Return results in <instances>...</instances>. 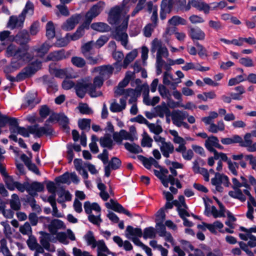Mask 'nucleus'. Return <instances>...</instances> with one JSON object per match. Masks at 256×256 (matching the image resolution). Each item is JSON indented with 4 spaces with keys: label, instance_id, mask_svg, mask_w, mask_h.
Listing matches in <instances>:
<instances>
[{
    "label": "nucleus",
    "instance_id": "473e14b6",
    "mask_svg": "<svg viewBox=\"0 0 256 256\" xmlns=\"http://www.w3.org/2000/svg\"><path fill=\"white\" fill-rule=\"evenodd\" d=\"M8 124L12 127L13 125L16 124V119L2 114L0 112V127H3Z\"/></svg>",
    "mask_w": 256,
    "mask_h": 256
},
{
    "label": "nucleus",
    "instance_id": "a878e982",
    "mask_svg": "<svg viewBox=\"0 0 256 256\" xmlns=\"http://www.w3.org/2000/svg\"><path fill=\"white\" fill-rule=\"evenodd\" d=\"M172 4L170 0H163L161 4L160 18L161 20H164L167 14L171 11Z\"/></svg>",
    "mask_w": 256,
    "mask_h": 256
},
{
    "label": "nucleus",
    "instance_id": "6e6552de",
    "mask_svg": "<svg viewBox=\"0 0 256 256\" xmlns=\"http://www.w3.org/2000/svg\"><path fill=\"white\" fill-rule=\"evenodd\" d=\"M151 52L152 53L156 52V57L167 58L168 56L167 48L157 38L154 40L152 42Z\"/></svg>",
    "mask_w": 256,
    "mask_h": 256
},
{
    "label": "nucleus",
    "instance_id": "dca6fc26",
    "mask_svg": "<svg viewBox=\"0 0 256 256\" xmlns=\"http://www.w3.org/2000/svg\"><path fill=\"white\" fill-rule=\"evenodd\" d=\"M121 165V161L116 157H114L109 162L108 164L104 167V176H110L111 170H115L118 168Z\"/></svg>",
    "mask_w": 256,
    "mask_h": 256
},
{
    "label": "nucleus",
    "instance_id": "1a4fd4ad",
    "mask_svg": "<svg viewBox=\"0 0 256 256\" xmlns=\"http://www.w3.org/2000/svg\"><path fill=\"white\" fill-rule=\"evenodd\" d=\"M126 236L128 239L132 240L136 245L141 244V242L138 239L142 236V232L140 228L128 226L126 229Z\"/></svg>",
    "mask_w": 256,
    "mask_h": 256
},
{
    "label": "nucleus",
    "instance_id": "0e129e2a",
    "mask_svg": "<svg viewBox=\"0 0 256 256\" xmlns=\"http://www.w3.org/2000/svg\"><path fill=\"white\" fill-rule=\"evenodd\" d=\"M71 61L74 66L78 68H82L86 64L84 60L80 57H73L72 58Z\"/></svg>",
    "mask_w": 256,
    "mask_h": 256
},
{
    "label": "nucleus",
    "instance_id": "052dcab7",
    "mask_svg": "<svg viewBox=\"0 0 256 256\" xmlns=\"http://www.w3.org/2000/svg\"><path fill=\"white\" fill-rule=\"evenodd\" d=\"M252 134L251 133H247L244 136V140L242 139V142L240 146L243 147L248 148L250 146V144L252 143Z\"/></svg>",
    "mask_w": 256,
    "mask_h": 256
},
{
    "label": "nucleus",
    "instance_id": "8fccbe9b",
    "mask_svg": "<svg viewBox=\"0 0 256 256\" xmlns=\"http://www.w3.org/2000/svg\"><path fill=\"white\" fill-rule=\"evenodd\" d=\"M158 90L160 94L163 98L167 100H169L170 98V93L169 90L164 86L162 84L159 85Z\"/></svg>",
    "mask_w": 256,
    "mask_h": 256
},
{
    "label": "nucleus",
    "instance_id": "603ef678",
    "mask_svg": "<svg viewBox=\"0 0 256 256\" xmlns=\"http://www.w3.org/2000/svg\"><path fill=\"white\" fill-rule=\"evenodd\" d=\"M34 9L33 4L30 1H28L20 14L26 18V15L32 16L34 14Z\"/></svg>",
    "mask_w": 256,
    "mask_h": 256
},
{
    "label": "nucleus",
    "instance_id": "a211bd4d",
    "mask_svg": "<svg viewBox=\"0 0 256 256\" xmlns=\"http://www.w3.org/2000/svg\"><path fill=\"white\" fill-rule=\"evenodd\" d=\"M192 6L196 8L200 11H202L205 14H208L210 10V6L202 0H190Z\"/></svg>",
    "mask_w": 256,
    "mask_h": 256
},
{
    "label": "nucleus",
    "instance_id": "423d86ee",
    "mask_svg": "<svg viewBox=\"0 0 256 256\" xmlns=\"http://www.w3.org/2000/svg\"><path fill=\"white\" fill-rule=\"evenodd\" d=\"M211 183L214 187L213 190L214 192H222L223 190L222 185L228 187L230 184L228 178L226 176L218 172L215 174L214 177L211 180Z\"/></svg>",
    "mask_w": 256,
    "mask_h": 256
},
{
    "label": "nucleus",
    "instance_id": "7c9ffc66",
    "mask_svg": "<svg viewBox=\"0 0 256 256\" xmlns=\"http://www.w3.org/2000/svg\"><path fill=\"white\" fill-rule=\"evenodd\" d=\"M160 150L164 156L168 158L174 150V146L170 142H166L160 145Z\"/></svg>",
    "mask_w": 256,
    "mask_h": 256
},
{
    "label": "nucleus",
    "instance_id": "20e7f679",
    "mask_svg": "<svg viewBox=\"0 0 256 256\" xmlns=\"http://www.w3.org/2000/svg\"><path fill=\"white\" fill-rule=\"evenodd\" d=\"M84 208L85 212L88 214L89 221L93 224L100 225L102 221L100 218L101 208L100 206L97 203L87 201L84 202Z\"/></svg>",
    "mask_w": 256,
    "mask_h": 256
},
{
    "label": "nucleus",
    "instance_id": "09e8293b",
    "mask_svg": "<svg viewBox=\"0 0 256 256\" xmlns=\"http://www.w3.org/2000/svg\"><path fill=\"white\" fill-rule=\"evenodd\" d=\"M170 134L173 136V142L174 144H186V140L182 137L179 136L177 131L175 130H170Z\"/></svg>",
    "mask_w": 256,
    "mask_h": 256
},
{
    "label": "nucleus",
    "instance_id": "ea45409f",
    "mask_svg": "<svg viewBox=\"0 0 256 256\" xmlns=\"http://www.w3.org/2000/svg\"><path fill=\"white\" fill-rule=\"evenodd\" d=\"M66 58V56L64 54V50H60L50 53L48 55L47 58L48 60H60Z\"/></svg>",
    "mask_w": 256,
    "mask_h": 256
},
{
    "label": "nucleus",
    "instance_id": "338daca9",
    "mask_svg": "<svg viewBox=\"0 0 256 256\" xmlns=\"http://www.w3.org/2000/svg\"><path fill=\"white\" fill-rule=\"evenodd\" d=\"M175 80H176L174 78L170 72H166L164 74V84L168 86L171 84L172 82H174Z\"/></svg>",
    "mask_w": 256,
    "mask_h": 256
},
{
    "label": "nucleus",
    "instance_id": "0eeeda50",
    "mask_svg": "<svg viewBox=\"0 0 256 256\" xmlns=\"http://www.w3.org/2000/svg\"><path fill=\"white\" fill-rule=\"evenodd\" d=\"M10 130L11 134L10 135L9 138L15 142H18L17 134H20L24 137H28L30 134H31L30 126L26 128L19 126L17 120L16 124L13 125L12 127H10Z\"/></svg>",
    "mask_w": 256,
    "mask_h": 256
},
{
    "label": "nucleus",
    "instance_id": "5701e85b",
    "mask_svg": "<svg viewBox=\"0 0 256 256\" xmlns=\"http://www.w3.org/2000/svg\"><path fill=\"white\" fill-rule=\"evenodd\" d=\"M106 206L108 208L112 209V210L120 213H124L127 216H130V213L128 211L125 210L124 208L118 204L113 200H110V202L106 204Z\"/></svg>",
    "mask_w": 256,
    "mask_h": 256
},
{
    "label": "nucleus",
    "instance_id": "cd10ccee",
    "mask_svg": "<svg viewBox=\"0 0 256 256\" xmlns=\"http://www.w3.org/2000/svg\"><path fill=\"white\" fill-rule=\"evenodd\" d=\"M14 40L20 44H24L30 40L29 34L26 30H22L15 36Z\"/></svg>",
    "mask_w": 256,
    "mask_h": 256
},
{
    "label": "nucleus",
    "instance_id": "ddd939ff",
    "mask_svg": "<svg viewBox=\"0 0 256 256\" xmlns=\"http://www.w3.org/2000/svg\"><path fill=\"white\" fill-rule=\"evenodd\" d=\"M188 116L187 112L179 110L174 111L171 116L173 124L178 127H180V124Z\"/></svg>",
    "mask_w": 256,
    "mask_h": 256
},
{
    "label": "nucleus",
    "instance_id": "f704fd0d",
    "mask_svg": "<svg viewBox=\"0 0 256 256\" xmlns=\"http://www.w3.org/2000/svg\"><path fill=\"white\" fill-rule=\"evenodd\" d=\"M224 129L225 124L222 120L218 121L216 124L213 122L208 128V132L214 134H216L219 131L222 132Z\"/></svg>",
    "mask_w": 256,
    "mask_h": 256
},
{
    "label": "nucleus",
    "instance_id": "2f4dec72",
    "mask_svg": "<svg viewBox=\"0 0 256 256\" xmlns=\"http://www.w3.org/2000/svg\"><path fill=\"white\" fill-rule=\"evenodd\" d=\"M219 142L218 138L215 136H210L206 140L205 142V146L210 152H214L216 151L214 150L216 146L218 145Z\"/></svg>",
    "mask_w": 256,
    "mask_h": 256
},
{
    "label": "nucleus",
    "instance_id": "c9c22d12",
    "mask_svg": "<svg viewBox=\"0 0 256 256\" xmlns=\"http://www.w3.org/2000/svg\"><path fill=\"white\" fill-rule=\"evenodd\" d=\"M228 195L232 198L238 200L241 202H244L246 200V196L240 188H234L230 191Z\"/></svg>",
    "mask_w": 256,
    "mask_h": 256
},
{
    "label": "nucleus",
    "instance_id": "f8f14e48",
    "mask_svg": "<svg viewBox=\"0 0 256 256\" xmlns=\"http://www.w3.org/2000/svg\"><path fill=\"white\" fill-rule=\"evenodd\" d=\"M25 18L22 14L12 16L10 17L6 26L11 29L22 28L24 24Z\"/></svg>",
    "mask_w": 256,
    "mask_h": 256
},
{
    "label": "nucleus",
    "instance_id": "680f3d73",
    "mask_svg": "<svg viewBox=\"0 0 256 256\" xmlns=\"http://www.w3.org/2000/svg\"><path fill=\"white\" fill-rule=\"evenodd\" d=\"M147 126L149 128L150 131L156 134H159L162 131V126L148 122Z\"/></svg>",
    "mask_w": 256,
    "mask_h": 256
},
{
    "label": "nucleus",
    "instance_id": "13d9d810",
    "mask_svg": "<svg viewBox=\"0 0 256 256\" xmlns=\"http://www.w3.org/2000/svg\"><path fill=\"white\" fill-rule=\"evenodd\" d=\"M142 90H143V102H144L147 106L151 105V100L149 98L148 93H149V87L148 86H143L142 88Z\"/></svg>",
    "mask_w": 256,
    "mask_h": 256
},
{
    "label": "nucleus",
    "instance_id": "79ce46f5",
    "mask_svg": "<svg viewBox=\"0 0 256 256\" xmlns=\"http://www.w3.org/2000/svg\"><path fill=\"white\" fill-rule=\"evenodd\" d=\"M51 46L52 45H50L48 42H46L40 48L35 47L34 50L36 52L38 56H42L48 52Z\"/></svg>",
    "mask_w": 256,
    "mask_h": 256
},
{
    "label": "nucleus",
    "instance_id": "49530a36",
    "mask_svg": "<svg viewBox=\"0 0 256 256\" xmlns=\"http://www.w3.org/2000/svg\"><path fill=\"white\" fill-rule=\"evenodd\" d=\"M10 206L11 208L14 210H18L20 208L21 204L18 196L16 194L12 196L10 200Z\"/></svg>",
    "mask_w": 256,
    "mask_h": 256
},
{
    "label": "nucleus",
    "instance_id": "c756f323",
    "mask_svg": "<svg viewBox=\"0 0 256 256\" xmlns=\"http://www.w3.org/2000/svg\"><path fill=\"white\" fill-rule=\"evenodd\" d=\"M100 146L104 148H107L112 150L114 144L110 134H106L100 139Z\"/></svg>",
    "mask_w": 256,
    "mask_h": 256
},
{
    "label": "nucleus",
    "instance_id": "58836bf2",
    "mask_svg": "<svg viewBox=\"0 0 256 256\" xmlns=\"http://www.w3.org/2000/svg\"><path fill=\"white\" fill-rule=\"evenodd\" d=\"M90 27L92 30L100 32H108L110 30V26L107 24L101 22L93 23Z\"/></svg>",
    "mask_w": 256,
    "mask_h": 256
},
{
    "label": "nucleus",
    "instance_id": "bf43d9fd",
    "mask_svg": "<svg viewBox=\"0 0 256 256\" xmlns=\"http://www.w3.org/2000/svg\"><path fill=\"white\" fill-rule=\"evenodd\" d=\"M32 74V72H30V69L27 68L17 75L16 81H20L30 76Z\"/></svg>",
    "mask_w": 256,
    "mask_h": 256
},
{
    "label": "nucleus",
    "instance_id": "5fc2aeb1",
    "mask_svg": "<svg viewBox=\"0 0 256 256\" xmlns=\"http://www.w3.org/2000/svg\"><path fill=\"white\" fill-rule=\"evenodd\" d=\"M124 147L130 152L138 154L142 152V150L140 146L134 144H131L128 142H126L124 144Z\"/></svg>",
    "mask_w": 256,
    "mask_h": 256
},
{
    "label": "nucleus",
    "instance_id": "69168bd1",
    "mask_svg": "<svg viewBox=\"0 0 256 256\" xmlns=\"http://www.w3.org/2000/svg\"><path fill=\"white\" fill-rule=\"evenodd\" d=\"M79 127L82 130H88L90 128V119H81L78 122Z\"/></svg>",
    "mask_w": 256,
    "mask_h": 256
},
{
    "label": "nucleus",
    "instance_id": "393cba45",
    "mask_svg": "<svg viewBox=\"0 0 256 256\" xmlns=\"http://www.w3.org/2000/svg\"><path fill=\"white\" fill-rule=\"evenodd\" d=\"M182 70L188 71L190 70H194L200 72L208 71L210 68L208 66H202L200 64H194L193 62H188L182 67Z\"/></svg>",
    "mask_w": 256,
    "mask_h": 256
},
{
    "label": "nucleus",
    "instance_id": "f03ea898",
    "mask_svg": "<svg viewBox=\"0 0 256 256\" xmlns=\"http://www.w3.org/2000/svg\"><path fill=\"white\" fill-rule=\"evenodd\" d=\"M6 56L12 57L10 64L4 68V72L10 73L20 68L24 63L30 62V56L25 49L18 47L13 44H9L6 50Z\"/></svg>",
    "mask_w": 256,
    "mask_h": 256
},
{
    "label": "nucleus",
    "instance_id": "412c9836",
    "mask_svg": "<svg viewBox=\"0 0 256 256\" xmlns=\"http://www.w3.org/2000/svg\"><path fill=\"white\" fill-rule=\"evenodd\" d=\"M248 210L246 212V218L250 220H253L254 218V211L256 212V208L254 210V207H256V198L251 197L247 202Z\"/></svg>",
    "mask_w": 256,
    "mask_h": 256
},
{
    "label": "nucleus",
    "instance_id": "2eb2a0df",
    "mask_svg": "<svg viewBox=\"0 0 256 256\" xmlns=\"http://www.w3.org/2000/svg\"><path fill=\"white\" fill-rule=\"evenodd\" d=\"M55 120L60 122L66 132H69V128L68 126V119L65 115L64 114H53L50 116L48 120V121L50 122H53Z\"/></svg>",
    "mask_w": 256,
    "mask_h": 256
},
{
    "label": "nucleus",
    "instance_id": "3c124183",
    "mask_svg": "<svg viewBox=\"0 0 256 256\" xmlns=\"http://www.w3.org/2000/svg\"><path fill=\"white\" fill-rule=\"evenodd\" d=\"M129 82H130L127 80V78H124L118 84V86L115 90V94L117 96L122 95V93L126 90L124 89V88L128 84Z\"/></svg>",
    "mask_w": 256,
    "mask_h": 256
},
{
    "label": "nucleus",
    "instance_id": "bb28decb",
    "mask_svg": "<svg viewBox=\"0 0 256 256\" xmlns=\"http://www.w3.org/2000/svg\"><path fill=\"white\" fill-rule=\"evenodd\" d=\"M189 35L193 40H204L205 38L204 32L198 27L190 28Z\"/></svg>",
    "mask_w": 256,
    "mask_h": 256
},
{
    "label": "nucleus",
    "instance_id": "774afa93",
    "mask_svg": "<svg viewBox=\"0 0 256 256\" xmlns=\"http://www.w3.org/2000/svg\"><path fill=\"white\" fill-rule=\"evenodd\" d=\"M246 80L242 75H238L235 78H230L228 81V86H233Z\"/></svg>",
    "mask_w": 256,
    "mask_h": 256
},
{
    "label": "nucleus",
    "instance_id": "4468645a",
    "mask_svg": "<svg viewBox=\"0 0 256 256\" xmlns=\"http://www.w3.org/2000/svg\"><path fill=\"white\" fill-rule=\"evenodd\" d=\"M101 10L102 9L100 4L94 6L86 14L85 20L84 22L86 24L87 26H90V24L92 20L98 15Z\"/></svg>",
    "mask_w": 256,
    "mask_h": 256
},
{
    "label": "nucleus",
    "instance_id": "7ed1b4c3",
    "mask_svg": "<svg viewBox=\"0 0 256 256\" xmlns=\"http://www.w3.org/2000/svg\"><path fill=\"white\" fill-rule=\"evenodd\" d=\"M90 82V78H86L78 82L75 86V89L76 93L79 97L82 98L86 92H88L92 97H97L102 94L100 91L94 90Z\"/></svg>",
    "mask_w": 256,
    "mask_h": 256
},
{
    "label": "nucleus",
    "instance_id": "4be33fe9",
    "mask_svg": "<svg viewBox=\"0 0 256 256\" xmlns=\"http://www.w3.org/2000/svg\"><path fill=\"white\" fill-rule=\"evenodd\" d=\"M140 92L139 90L128 88L126 89L125 92H124L121 96H124L126 98L130 97L128 102L132 104L136 100L138 97L140 96Z\"/></svg>",
    "mask_w": 256,
    "mask_h": 256
},
{
    "label": "nucleus",
    "instance_id": "6e6d98bb",
    "mask_svg": "<svg viewBox=\"0 0 256 256\" xmlns=\"http://www.w3.org/2000/svg\"><path fill=\"white\" fill-rule=\"evenodd\" d=\"M4 180L8 190H14L16 189V184L17 182L14 181L12 176L8 175L4 178Z\"/></svg>",
    "mask_w": 256,
    "mask_h": 256
},
{
    "label": "nucleus",
    "instance_id": "6ab92c4d",
    "mask_svg": "<svg viewBox=\"0 0 256 256\" xmlns=\"http://www.w3.org/2000/svg\"><path fill=\"white\" fill-rule=\"evenodd\" d=\"M90 28V26L86 24L84 22L80 26H78L76 31V32L72 34H67L68 36V37L70 41H75L82 36L84 34V30H88Z\"/></svg>",
    "mask_w": 256,
    "mask_h": 256
},
{
    "label": "nucleus",
    "instance_id": "9d476101",
    "mask_svg": "<svg viewBox=\"0 0 256 256\" xmlns=\"http://www.w3.org/2000/svg\"><path fill=\"white\" fill-rule=\"evenodd\" d=\"M83 16L81 14H75L66 20L62 25V28L66 31L72 30L76 24L82 20Z\"/></svg>",
    "mask_w": 256,
    "mask_h": 256
},
{
    "label": "nucleus",
    "instance_id": "39448f33",
    "mask_svg": "<svg viewBox=\"0 0 256 256\" xmlns=\"http://www.w3.org/2000/svg\"><path fill=\"white\" fill-rule=\"evenodd\" d=\"M240 230L244 233H240L238 236L243 240L248 242V245L251 248L256 246V236L252 234V233H256V226H254L248 228L244 226H240Z\"/></svg>",
    "mask_w": 256,
    "mask_h": 256
},
{
    "label": "nucleus",
    "instance_id": "c85d7f7f",
    "mask_svg": "<svg viewBox=\"0 0 256 256\" xmlns=\"http://www.w3.org/2000/svg\"><path fill=\"white\" fill-rule=\"evenodd\" d=\"M65 226L64 222L59 220H52L48 226V230L52 234H56L58 230L64 229Z\"/></svg>",
    "mask_w": 256,
    "mask_h": 256
},
{
    "label": "nucleus",
    "instance_id": "f257e3e1",
    "mask_svg": "<svg viewBox=\"0 0 256 256\" xmlns=\"http://www.w3.org/2000/svg\"><path fill=\"white\" fill-rule=\"evenodd\" d=\"M130 8L129 5L115 6L110 10L108 16V22L112 24H116L122 20V24L116 28L114 36L115 39L120 41L121 44L127 50H130L132 48L128 44V36L126 33L129 16L125 18Z\"/></svg>",
    "mask_w": 256,
    "mask_h": 256
},
{
    "label": "nucleus",
    "instance_id": "9b49d317",
    "mask_svg": "<svg viewBox=\"0 0 256 256\" xmlns=\"http://www.w3.org/2000/svg\"><path fill=\"white\" fill-rule=\"evenodd\" d=\"M154 174L160 180L164 186L167 188L168 184L174 185V178L172 176L168 174V170H166L162 171H158V170H154Z\"/></svg>",
    "mask_w": 256,
    "mask_h": 256
},
{
    "label": "nucleus",
    "instance_id": "a19ab883",
    "mask_svg": "<svg viewBox=\"0 0 256 256\" xmlns=\"http://www.w3.org/2000/svg\"><path fill=\"white\" fill-rule=\"evenodd\" d=\"M88 246H90L92 248L94 249L96 248V242L92 232L88 231L84 237Z\"/></svg>",
    "mask_w": 256,
    "mask_h": 256
},
{
    "label": "nucleus",
    "instance_id": "37998d69",
    "mask_svg": "<svg viewBox=\"0 0 256 256\" xmlns=\"http://www.w3.org/2000/svg\"><path fill=\"white\" fill-rule=\"evenodd\" d=\"M34 98L35 96L34 94L27 95L24 99L22 106L23 108H32L35 105Z\"/></svg>",
    "mask_w": 256,
    "mask_h": 256
},
{
    "label": "nucleus",
    "instance_id": "4c0bfd02",
    "mask_svg": "<svg viewBox=\"0 0 256 256\" xmlns=\"http://www.w3.org/2000/svg\"><path fill=\"white\" fill-rule=\"evenodd\" d=\"M138 54V51L136 49L128 53L124 60L122 67L126 68L128 64L137 56Z\"/></svg>",
    "mask_w": 256,
    "mask_h": 256
},
{
    "label": "nucleus",
    "instance_id": "72a5a7b5",
    "mask_svg": "<svg viewBox=\"0 0 256 256\" xmlns=\"http://www.w3.org/2000/svg\"><path fill=\"white\" fill-rule=\"evenodd\" d=\"M219 206L220 210H218L214 206L211 208V214L214 218H221L225 216L226 210L224 206L218 200H216Z\"/></svg>",
    "mask_w": 256,
    "mask_h": 256
},
{
    "label": "nucleus",
    "instance_id": "a18cd8bd",
    "mask_svg": "<svg viewBox=\"0 0 256 256\" xmlns=\"http://www.w3.org/2000/svg\"><path fill=\"white\" fill-rule=\"evenodd\" d=\"M46 36L48 39L53 38L56 35L55 26L52 21L48 22L46 26Z\"/></svg>",
    "mask_w": 256,
    "mask_h": 256
},
{
    "label": "nucleus",
    "instance_id": "4d7b16f0",
    "mask_svg": "<svg viewBox=\"0 0 256 256\" xmlns=\"http://www.w3.org/2000/svg\"><path fill=\"white\" fill-rule=\"evenodd\" d=\"M20 232L24 235L32 236V230L30 224L26 222L20 228Z\"/></svg>",
    "mask_w": 256,
    "mask_h": 256
},
{
    "label": "nucleus",
    "instance_id": "e2e57ef3",
    "mask_svg": "<svg viewBox=\"0 0 256 256\" xmlns=\"http://www.w3.org/2000/svg\"><path fill=\"white\" fill-rule=\"evenodd\" d=\"M26 243L30 249L32 250H34L36 248V247H38V244L37 242L36 239L34 236H32V235L29 236L28 239L27 240Z\"/></svg>",
    "mask_w": 256,
    "mask_h": 256
},
{
    "label": "nucleus",
    "instance_id": "f3484780",
    "mask_svg": "<svg viewBox=\"0 0 256 256\" xmlns=\"http://www.w3.org/2000/svg\"><path fill=\"white\" fill-rule=\"evenodd\" d=\"M114 68L112 66H102L95 68L92 72H98L99 73L100 76L104 79L108 78L112 74Z\"/></svg>",
    "mask_w": 256,
    "mask_h": 256
},
{
    "label": "nucleus",
    "instance_id": "864d4df0",
    "mask_svg": "<svg viewBox=\"0 0 256 256\" xmlns=\"http://www.w3.org/2000/svg\"><path fill=\"white\" fill-rule=\"evenodd\" d=\"M142 236L144 239L154 238L156 234L155 229L152 227L146 228L142 233Z\"/></svg>",
    "mask_w": 256,
    "mask_h": 256
},
{
    "label": "nucleus",
    "instance_id": "b1692460",
    "mask_svg": "<svg viewBox=\"0 0 256 256\" xmlns=\"http://www.w3.org/2000/svg\"><path fill=\"white\" fill-rule=\"evenodd\" d=\"M44 186L38 182H34L28 185L26 187V191L32 196L36 195L38 192H40L44 190Z\"/></svg>",
    "mask_w": 256,
    "mask_h": 256
},
{
    "label": "nucleus",
    "instance_id": "aec40b11",
    "mask_svg": "<svg viewBox=\"0 0 256 256\" xmlns=\"http://www.w3.org/2000/svg\"><path fill=\"white\" fill-rule=\"evenodd\" d=\"M30 130L31 134H33L37 137H40L44 134H50L52 133L51 128L46 126L39 128L36 126H30Z\"/></svg>",
    "mask_w": 256,
    "mask_h": 256
},
{
    "label": "nucleus",
    "instance_id": "c03bdc74",
    "mask_svg": "<svg viewBox=\"0 0 256 256\" xmlns=\"http://www.w3.org/2000/svg\"><path fill=\"white\" fill-rule=\"evenodd\" d=\"M68 69H59L56 68H50V72L51 74L56 77L62 78L68 76Z\"/></svg>",
    "mask_w": 256,
    "mask_h": 256
},
{
    "label": "nucleus",
    "instance_id": "e433bc0d",
    "mask_svg": "<svg viewBox=\"0 0 256 256\" xmlns=\"http://www.w3.org/2000/svg\"><path fill=\"white\" fill-rule=\"evenodd\" d=\"M58 202L62 203L65 201H70L72 199V195L70 193L64 188H60L58 192Z\"/></svg>",
    "mask_w": 256,
    "mask_h": 256
},
{
    "label": "nucleus",
    "instance_id": "de8ad7c7",
    "mask_svg": "<svg viewBox=\"0 0 256 256\" xmlns=\"http://www.w3.org/2000/svg\"><path fill=\"white\" fill-rule=\"evenodd\" d=\"M168 23L170 25L174 26L180 24L186 25V20L179 16H175L168 20Z\"/></svg>",
    "mask_w": 256,
    "mask_h": 256
}]
</instances>
